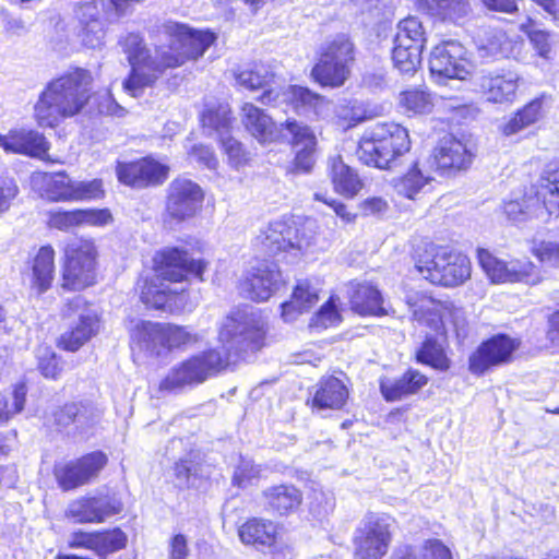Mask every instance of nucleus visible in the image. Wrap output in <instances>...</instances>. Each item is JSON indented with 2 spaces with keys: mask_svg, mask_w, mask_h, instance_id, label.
Listing matches in <instances>:
<instances>
[{
  "mask_svg": "<svg viewBox=\"0 0 559 559\" xmlns=\"http://www.w3.org/2000/svg\"><path fill=\"white\" fill-rule=\"evenodd\" d=\"M395 519L388 513H368L353 536V559H383L393 540Z\"/></svg>",
  "mask_w": 559,
  "mask_h": 559,
  "instance_id": "nucleus-15",
  "label": "nucleus"
},
{
  "mask_svg": "<svg viewBox=\"0 0 559 559\" xmlns=\"http://www.w3.org/2000/svg\"><path fill=\"white\" fill-rule=\"evenodd\" d=\"M0 147L7 154L46 160L49 158L50 142L35 129L13 128L0 134Z\"/></svg>",
  "mask_w": 559,
  "mask_h": 559,
  "instance_id": "nucleus-27",
  "label": "nucleus"
},
{
  "mask_svg": "<svg viewBox=\"0 0 559 559\" xmlns=\"http://www.w3.org/2000/svg\"><path fill=\"white\" fill-rule=\"evenodd\" d=\"M266 511L278 518H287L298 512L304 503L302 491L293 484H278L261 493Z\"/></svg>",
  "mask_w": 559,
  "mask_h": 559,
  "instance_id": "nucleus-37",
  "label": "nucleus"
},
{
  "mask_svg": "<svg viewBox=\"0 0 559 559\" xmlns=\"http://www.w3.org/2000/svg\"><path fill=\"white\" fill-rule=\"evenodd\" d=\"M128 546V535L119 526L94 531L76 530L70 535L68 547L93 552L98 559L121 551Z\"/></svg>",
  "mask_w": 559,
  "mask_h": 559,
  "instance_id": "nucleus-25",
  "label": "nucleus"
},
{
  "mask_svg": "<svg viewBox=\"0 0 559 559\" xmlns=\"http://www.w3.org/2000/svg\"><path fill=\"white\" fill-rule=\"evenodd\" d=\"M115 170L118 181L132 189L159 187L167 181L170 174V167L153 155L117 162Z\"/></svg>",
  "mask_w": 559,
  "mask_h": 559,
  "instance_id": "nucleus-22",
  "label": "nucleus"
},
{
  "mask_svg": "<svg viewBox=\"0 0 559 559\" xmlns=\"http://www.w3.org/2000/svg\"><path fill=\"white\" fill-rule=\"evenodd\" d=\"M235 121L231 107L226 103L205 105L199 116V123L203 129L216 132H229Z\"/></svg>",
  "mask_w": 559,
  "mask_h": 559,
  "instance_id": "nucleus-45",
  "label": "nucleus"
},
{
  "mask_svg": "<svg viewBox=\"0 0 559 559\" xmlns=\"http://www.w3.org/2000/svg\"><path fill=\"white\" fill-rule=\"evenodd\" d=\"M433 181V177L426 175L418 159L413 160L408 168L395 178L393 188L396 193L408 200H416L424 189Z\"/></svg>",
  "mask_w": 559,
  "mask_h": 559,
  "instance_id": "nucleus-43",
  "label": "nucleus"
},
{
  "mask_svg": "<svg viewBox=\"0 0 559 559\" xmlns=\"http://www.w3.org/2000/svg\"><path fill=\"white\" fill-rule=\"evenodd\" d=\"M285 95V104L297 114L308 111L319 116L329 104V99L325 96L304 85H288Z\"/></svg>",
  "mask_w": 559,
  "mask_h": 559,
  "instance_id": "nucleus-42",
  "label": "nucleus"
},
{
  "mask_svg": "<svg viewBox=\"0 0 559 559\" xmlns=\"http://www.w3.org/2000/svg\"><path fill=\"white\" fill-rule=\"evenodd\" d=\"M240 321L237 314L227 316L218 331L221 350L228 354L229 368L245 360L249 354H255L267 345V331L264 324H248L239 332Z\"/></svg>",
  "mask_w": 559,
  "mask_h": 559,
  "instance_id": "nucleus-14",
  "label": "nucleus"
},
{
  "mask_svg": "<svg viewBox=\"0 0 559 559\" xmlns=\"http://www.w3.org/2000/svg\"><path fill=\"white\" fill-rule=\"evenodd\" d=\"M112 222L114 216L108 207L52 210L47 213L48 227L60 231H68L83 226L104 227Z\"/></svg>",
  "mask_w": 559,
  "mask_h": 559,
  "instance_id": "nucleus-26",
  "label": "nucleus"
},
{
  "mask_svg": "<svg viewBox=\"0 0 559 559\" xmlns=\"http://www.w3.org/2000/svg\"><path fill=\"white\" fill-rule=\"evenodd\" d=\"M106 188L102 178L73 181V202H94L105 199Z\"/></svg>",
  "mask_w": 559,
  "mask_h": 559,
  "instance_id": "nucleus-54",
  "label": "nucleus"
},
{
  "mask_svg": "<svg viewBox=\"0 0 559 559\" xmlns=\"http://www.w3.org/2000/svg\"><path fill=\"white\" fill-rule=\"evenodd\" d=\"M313 199L331 207L334 213L346 224L354 223L357 218V214L350 212L347 205L338 200L326 198L321 193H316Z\"/></svg>",
  "mask_w": 559,
  "mask_h": 559,
  "instance_id": "nucleus-62",
  "label": "nucleus"
},
{
  "mask_svg": "<svg viewBox=\"0 0 559 559\" xmlns=\"http://www.w3.org/2000/svg\"><path fill=\"white\" fill-rule=\"evenodd\" d=\"M336 300V297L330 296L329 299L321 305L310 320L311 328L328 329L337 325L342 321Z\"/></svg>",
  "mask_w": 559,
  "mask_h": 559,
  "instance_id": "nucleus-56",
  "label": "nucleus"
},
{
  "mask_svg": "<svg viewBox=\"0 0 559 559\" xmlns=\"http://www.w3.org/2000/svg\"><path fill=\"white\" fill-rule=\"evenodd\" d=\"M240 122L246 132L262 145L281 140L277 123L264 109L253 103L246 102L240 106Z\"/></svg>",
  "mask_w": 559,
  "mask_h": 559,
  "instance_id": "nucleus-34",
  "label": "nucleus"
},
{
  "mask_svg": "<svg viewBox=\"0 0 559 559\" xmlns=\"http://www.w3.org/2000/svg\"><path fill=\"white\" fill-rule=\"evenodd\" d=\"M522 342L507 333H496L483 340L469 354L468 371L476 377H483L495 368L511 364Z\"/></svg>",
  "mask_w": 559,
  "mask_h": 559,
  "instance_id": "nucleus-17",
  "label": "nucleus"
},
{
  "mask_svg": "<svg viewBox=\"0 0 559 559\" xmlns=\"http://www.w3.org/2000/svg\"><path fill=\"white\" fill-rule=\"evenodd\" d=\"M391 559H453V555L443 540L427 538L420 545L419 550L409 544L396 547Z\"/></svg>",
  "mask_w": 559,
  "mask_h": 559,
  "instance_id": "nucleus-44",
  "label": "nucleus"
},
{
  "mask_svg": "<svg viewBox=\"0 0 559 559\" xmlns=\"http://www.w3.org/2000/svg\"><path fill=\"white\" fill-rule=\"evenodd\" d=\"M304 239L300 225L292 219L273 223L257 238L260 250L272 257L294 249L300 250Z\"/></svg>",
  "mask_w": 559,
  "mask_h": 559,
  "instance_id": "nucleus-28",
  "label": "nucleus"
},
{
  "mask_svg": "<svg viewBox=\"0 0 559 559\" xmlns=\"http://www.w3.org/2000/svg\"><path fill=\"white\" fill-rule=\"evenodd\" d=\"M397 106L408 118L427 116L433 110L435 98L425 86H409L399 93Z\"/></svg>",
  "mask_w": 559,
  "mask_h": 559,
  "instance_id": "nucleus-41",
  "label": "nucleus"
},
{
  "mask_svg": "<svg viewBox=\"0 0 559 559\" xmlns=\"http://www.w3.org/2000/svg\"><path fill=\"white\" fill-rule=\"evenodd\" d=\"M551 100V95L548 93L543 92L536 95L519 107L510 118L501 124L500 132L504 136H510L540 122L546 117Z\"/></svg>",
  "mask_w": 559,
  "mask_h": 559,
  "instance_id": "nucleus-35",
  "label": "nucleus"
},
{
  "mask_svg": "<svg viewBox=\"0 0 559 559\" xmlns=\"http://www.w3.org/2000/svg\"><path fill=\"white\" fill-rule=\"evenodd\" d=\"M131 338L151 356L160 357L176 350H186L200 343V335L186 325L142 320L131 330Z\"/></svg>",
  "mask_w": 559,
  "mask_h": 559,
  "instance_id": "nucleus-11",
  "label": "nucleus"
},
{
  "mask_svg": "<svg viewBox=\"0 0 559 559\" xmlns=\"http://www.w3.org/2000/svg\"><path fill=\"white\" fill-rule=\"evenodd\" d=\"M329 177L334 191L347 199L355 198L364 187L358 174L341 156L331 158Z\"/></svg>",
  "mask_w": 559,
  "mask_h": 559,
  "instance_id": "nucleus-40",
  "label": "nucleus"
},
{
  "mask_svg": "<svg viewBox=\"0 0 559 559\" xmlns=\"http://www.w3.org/2000/svg\"><path fill=\"white\" fill-rule=\"evenodd\" d=\"M156 32L168 40V49L157 47L155 58L136 36L124 47L130 71L122 82V88L132 97L154 86L167 70L201 58L216 40V34L210 29H195L174 21L163 23Z\"/></svg>",
  "mask_w": 559,
  "mask_h": 559,
  "instance_id": "nucleus-1",
  "label": "nucleus"
},
{
  "mask_svg": "<svg viewBox=\"0 0 559 559\" xmlns=\"http://www.w3.org/2000/svg\"><path fill=\"white\" fill-rule=\"evenodd\" d=\"M278 128L287 133L290 147L318 144L317 136L311 127L294 118H287Z\"/></svg>",
  "mask_w": 559,
  "mask_h": 559,
  "instance_id": "nucleus-52",
  "label": "nucleus"
},
{
  "mask_svg": "<svg viewBox=\"0 0 559 559\" xmlns=\"http://www.w3.org/2000/svg\"><path fill=\"white\" fill-rule=\"evenodd\" d=\"M20 194V188L13 177L0 176V216L7 213Z\"/></svg>",
  "mask_w": 559,
  "mask_h": 559,
  "instance_id": "nucleus-60",
  "label": "nucleus"
},
{
  "mask_svg": "<svg viewBox=\"0 0 559 559\" xmlns=\"http://www.w3.org/2000/svg\"><path fill=\"white\" fill-rule=\"evenodd\" d=\"M358 53L349 35L336 34L320 46L317 60L310 70V79L322 88L344 86L352 76Z\"/></svg>",
  "mask_w": 559,
  "mask_h": 559,
  "instance_id": "nucleus-8",
  "label": "nucleus"
},
{
  "mask_svg": "<svg viewBox=\"0 0 559 559\" xmlns=\"http://www.w3.org/2000/svg\"><path fill=\"white\" fill-rule=\"evenodd\" d=\"M474 153L453 134L440 138L428 156L429 168L440 177L450 178L466 171L473 164Z\"/></svg>",
  "mask_w": 559,
  "mask_h": 559,
  "instance_id": "nucleus-19",
  "label": "nucleus"
},
{
  "mask_svg": "<svg viewBox=\"0 0 559 559\" xmlns=\"http://www.w3.org/2000/svg\"><path fill=\"white\" fill-rule=\"evenodd\" d=\"M477 262L480 269L492 284L508 283L510 262H506L493 255L488 249L478 248L476 251Z\"/></svg>",
  "mask_w": 559,
  "mask_h": 559,
  "instance_id": "nucleus-50",
  "label": "nucleus"
},
{
  "mask_svg": "<svg viewBox=\"0 0 559 559\" xmlns=\"http://www.w3.org/2000/svg\"><path fill=\"white\" fill-rule=\"evenodd\" d=\"M205 192L188 178L176 177L168 185L162 214L165 225H179L194 218L202 210Z\"/></svg>",
  "mask_w": 559,
  "mask_h": 559,
  "instance_id": "nucleus-16",
  "label": "nucleus"
},
{
  "mask_svg": "<svg viewBox=\"0 0 559 559\" xmlns=\"http://www.w3.org/2000/svg\"><path fill=\"white\" fill-rule=\"evenodd\" d=\"M352 380L342 369L323 374L306 399V405L312 412L344 409L349 402Z\"/></svg>",
  "mask_w": 559,
  "mask_h": 559,
  "instance_id": "nucleus-20",
  "label": "nucleus"
},
{
  "mask_svg": "<svg viewBox=\"0 0 559 559\" xmlns=\"http://www.w3.org/2000/svg\"><path fill=\"white\" fill-rule=\"evenodd\" d=\"M284 284L277 263L263 261L247 271L237 283L239 295L252 302H265Z\"/></svg>",
  "mask_w": 559,
  "mask_h": 559,
  "instance_id": "nucleus-23",
  "label": "nucleus"
},
{
  "mask_svg": "<svg viewBox=\"0 0 559 559\" xmlns=\"http://www.w3.org/2000/svg\"><path fill=\"white\" fill-rule=\"evenodd\" d=\"M531 252L543 266L559 269V241L540 240L534 243Z\"/></svg>",
  "mask_w": 559,
  "mask_h": 559,
  "instance_id": "nucleus-57",
  "label": "nucleus"
},
{
  "mask_svg": "<svg viewBox=\"0 0 559 559\" xmlns=\"http://www.w3.org/2000/svg\"><path fill=\"white\" fill-rule=\"evenodd\" d=\"M56 249L51 243L39 246L26 261L31 288L43 295L52 288L56 280Z\"/></svg>",
  "mask_w": 559,
  "mask_h": 559,
  "instance_id": "nucleus-30",
  "label": "nucleus"
},
{
  "mask_svg": "<svg viewBox=\"0 0 559 559\" xmlns=\"http://www.w3.org/2000/svg\"><path fill=\"white\" fill-rule=\"evenodd\" d=\"M521 81V75L512 70L489 73L481 79L480 91L489 103L512 104L518 97Z\"/></svg>",
  "mask_w": 559,
  "mask_h": 559,
  "instance_id": "nucleus-36",
  "label": "nucleus"
},
{
  "mask_svg": "<svg viewBox=\"0 0 559 559\" xmlns=\"http://www.w3.org/2000/svg\"><path fill=\"white\" fill-rule=\"evenodd\" d=\"M347 294L349 309L359 317H383L386 314L383 295L373 283L350 281Z\"/></svg>",
  "mask_w": 559,
  "mask_h": 559,
  "instance_id": "nucleus-32",
  "label": "nucleus"
},
{
  "mask_svg": "<svg viewBox=\"0 0 559 559\" xmlns=\"http://www.w3.org/2000/svg\"><path fill=\"white\" fill-rule=\"evenodd\" d=\"M188 157L209 169H215L218 159L212 146L203 143L193 144L187 152Z\"/></svg>",
  "mask_w": 559,
  "mask_h": 559,
  "instance_id": "nucleus-61",
  "label": "nucleus"
},
{
  "mask_svg": "<svg viewBox=\"0 0 559 559\" xmlns=\"http://www.w3.org/2000/svg\"><path fill=\"white\" fill-rule=\"evenodd\" d=\"M229 369L228 354L207 347L175 365L158 383L159 392H176L200 385Z\"/></svg>",
  "mask_w": 559,
  "mask_h": 559,
  "instance_id": "nucleus-10",
  "label": "nucleus"
},
{
  "mask_svg": "<svg viewBox=\"0 0 559 559\" xmlns=\"http://www.w3.org/2000/svg\"><path fill=\"white\" fill-rule=\"evenodd\" d=\"M544 281L540 269L530 259L510 261L508 283L538 285Z\"/></svg>",
  "mask_w": 559,
  "mask_h": 559,
  "instance_id": "nucleus-51",
  "label": "nucleus"
},
{
  "mask_svg": "<svg viewBox=\"0 0 559 559\" xmlns=\"http://www.w3.org/2000/svg\"><path fill=\"white\" fill-rule=\"evenodd\" d=\"M412 147L409 130L401 122L388 120L376 123L360 135L357 155L368 167L393 171L403 165Z\"/></svg>",
  "mask_w": 559,
  "mask_h": 559,
  "instance_id": "nucleus-7",
  "label": "nucleus"
},
{
  "mask_svg": "<svg viewBox=\"0 0 559 559\" xmlns=\"http://www.w3.org/2000/svg\"><path fill=\"white\" fill-rule=\"evenodd\" d=\"M414 8L433 22L463 25L473 9L469 0H414Z\"/></svg>",
  "mask_w": 559,
  "mask_h": 559,
  "instance_id": "nucleus-31",
  "label": "nucleus"
},
{
  "mask_svg": "<svg viewBox=\"0 0 559 559\" xmlns=\"http://www.w3.org/2000/svg\"><path fill=\"white\" fill-rule=\"evenodd\" d=\"M209 265L207 260L193 258L186 248L167 246L154 252L153 274H139L133 290L146 310L178 314L188 305L189 290L174 288L171 284L191 280L202 283Z\"/></svg>",
  "mask_w": 559,
  "mask_h": 559,
  "instance_id": "nucleus-2",
  "label": "nucleus"
},
{
  "mask_svg": "<svg viewBox=\"0 0 559 559\" xmlns=\"http://www.w3.org/2000/svg\"><path fill=\"white\" fill-rule=\"evenodd\" d=\"M481 4L491 12L515 14L519 12L521 0H479Z\"/></svg>",
  "mask_w": 559,
  "mask_h": 559,
  "instance_id": "nucleus-63",
  "label": "nucleus"
},
{
  "mask_svg": "<svg viewBox=\"0 0 559 559\" xmlns=\"http://www.w3.org/2000/svg\"><path fill=\"white\" fill-rule=\"evenodd\" d=\"M373 118L367 107L355 99L340 104L334 112V124L342 131H348Z\"/></svg>",
  "mask_w": 559,
  "mask_h": 559,
  "instance_id": "nucleus-47",
  "label": "nucleus"
},
{
  "mask_svg": "<svg viewBox=\"0 0 559 559\" xmlns=\"http://www.w3.org/2000/svg\"><path fill=\"white\" fill-rule=\"evenodd\" d=\"M73 181L66 170L44 174L43 194L50 202L72 203Z\"/></svg>",
  "mask_w": 559,
  "mask_h": 559,
  "instance_id": "nucleus-48",
  "label": "nucleus"
},
{
  "mask_svg": "<svg viewBox=\"0 0 559 559\" xmlns=\"http://www.w3.org/2000/svg\"><path fill=\"white\" fill-rule=\"evenodd\" d=\"M535 21L527 16L525 22L520 25V31L525 34L537 55L544 59H548L551 52L549 43L550 33L543 29H535Z\"/></svg>",
  "mask_w": 559,
  "mask_h": 559,
  "instance_id": "nucleus-55",
  "label": "nucleus"
},
{
  "mask_svg": "<svg viewBox=\"0 0 559 559\" xmlns=\"http://www.w3.org/2000/svg\"><path fill=\"white\" fill-rule=\"evenodd\" d=\"M318 301L319 294L308 281L298 283L293 289L290 300L281 305L282 316L289 317L309 311Z\"/></svg>",
  "mask_w": 559,
  "mask_h": 559,
  "instance_id": "nucleus-49",
  "label": "nucleus"
},
{
  "mask_svg": "<svg viewBox=\"0 0 559 559\" xmlns=\"http://www.w3.org/2000/svg\"><path fill=\"white\" fill-rule=\"evenodd\" d=\"M47 425L58 432H63L71 426L76 430L91 428L95 417L88 405L82 401H69L57 406L48 416Z\"/></svg>",
  "mask_w": 559,
  "mask_h": 559,
  "instance_id": "nucleus-38",
  "label": "nucleus"
},
{
  "mask_svg": "<svg viewBox=\"0 0 559 559\" xmlns=\"http://www.w3.org/2000/svg\"><path fill=\"white\" fill-rule=\"evenodd\" d=\"M316 150L317 144L300 146L294 154L288 171L294 175L309 174L316 164Z\"/></svg>",
  "mask_w": 559,
  "mask_h": 559,
  "instance_id": "nucleus-59",
  "label": "nucleus"
},
{
  "mask_svg": "<svg viewBox=\"0 0 559 559\" xmlns=\"http://www.w3.org/2000/svg\"><path fill=\"white\" fill-rule=\"evenodd\" d=\"M27 388L25 382H19L13 385L12 407L9 406V401L5 397L0 399V426L7 424L14 415L24 409L26 402ZM17 441L16 429H9L0 433V456H8L12 451L13 445Z\"/></svg>",
  "mask_w": 559,
  "mask_h": 559,
  "instance_id": "nucleus-39",
  "label": "nucleus"
},
{
  "mask_svg": "<svg viewBox=\"0 0 559 559\" xmlns=\"http://www.w3.org/2000/svg\"><path fill=\"white\" fill-rule=\"evenodd\" d=\"M107 465V454L102 450H95L55 463L52 475L59 489L68 492L93 483Z\"/></svg>",
  "mask_w": 559,
  "mask_h": 559,
  "instance_id": "nucleus-18",
  "label": "nucleus"
},
{
  "mask_svg": "<svg viewBox=\"0 0 559 559\" xmlns=\"http://www.w3.org/2000/svg\"><path fill=\"white\" fill-rule=\"evenodd\" d=\"M412 320L435 333L426 335L414 352L418 365L438 372H448L453 361L437 336L444 340L453 334L459 341L468 334V320L464 308L451 299H439L430 293H418L407 299Z\"/></svg>",
  "mask_w": 559,
  "mask_h": 559,
  "instance_id": "nucleus-3",
  "label": "nucleus"
},
{
  "mask_svg": "<svg viewBox=\"0 0 559 559\" xmlns=\"http://www.w3.org/2000/svg\"><path fill=\"white\" fill-rule=\"evenodd\" d=\"M428 68L431 76L440 80L464 81L472 73L466 48L453 39L442 40L432 47Z\"/></svg>",
  "mask_w": 559,
  "mask_h": 559,
  "instance_id": "nucleus-21",
  "label": "nucleus"
},
{
  "mask_svg": "<svg viewBox=\"0 0 559 559\" xmlns=\"http://www.w3.org/2000/svg\"><path fill=\"white\" fill-rule=\"evenodd\" d=\"M501 212L513 223L534 218L550 222L559 217V160L548 162L535 182L502 202Z\"/></svg>",
  "mask_w": 559,
  "mask_h": 559,
  "instance_id": "nucleus-6",
  "label": "nucleus"
},
{
  "mask_svg": "<svg viewBox=\"0 0 559 559\" xmlns=\"http://www.w3.org/2000/svg\"><path fill=\"white\" fill-rule=\"evenodd\" d=\"M36 367L45 379L56 381L62 374L63 361L56 352L47 348L40 356H38Z\"/></svg>",
  "mask_w": 559,
  "mask_h": 559,
  "instance_id": "nucleus-58",
  "label": "nucleus"
},
{
  "mask_svg": "<svg viewBox=\"0 0 559 559\" xmlns=\"http://www.w3.org/2000/svg\"><path fill=\"white\" fill-rule=\"evenodd\" d=\"M411 258L416 272L432 287L454 289L472 278L471 258L451 246L423 241L413 248Z\"/></svg>",
  "mask_w": 559,
  "mask_h": 559,
  "instance_id": "nucleus-5",
  "label": "nucleus"
},
{
  "mask_svg": "<svg viewBox=\"0 0 559 559\" xmlns=\"http://www.w3.org/2000/svg\"><path fill=\"white\" fill-rule=\"evenodd\" d=\"M427 43V31L418 16L409 14L401 19L396 24L391 49L393 67L403 74L416 73L421 67Z\"/></svg>",
  "mask_w": 559,
  "mask_h": 559,
  "instance_id": "nucleus-13",
  "label": "nucleus"
},
{
  "mask_svg": "<svg viewBox=\"0 0 559 559\" xmlns=\"http://www.w3.org/2000/svg\"><path fill=\"white\" fill-rule=\"evenodd\" d=\"M123 510L124 504L116 493L86 495L69 504L67 516L80 524H103L121 514Z\"/></svg>",
  "mask_w": 559,
  "mask_h": 559,
  "instance_id": "nucleus-24",
  "label": "nucleus"
},
{
  "mask_svg": "<svg viewBox=\"0 0 559 559\" xmlns=\"http://www.w3.org/2000/svg\"><path fill=\"white\" fill-rule=\"evenodd\" d=\"M429 376L421 370L407 367L395 378H380L379 391L385 402H401L408 397L419 395L429 384Z\"/></svg>",
  "mask_w": 559,
  "mask_h": 559,
  "instance_id": "nucleus-29",
  "label": "nucleus"
},
{
  "mask_svg": "<svg viewBox=\"0 0 559 559\" xmlns=\"http://www.w3.org/2000/svg\"><path fill=\"white\" fill-rule=\"evenodd\" d=\"M99 251L92 237H78L68 242L60 264V288L67 293L83 292L98 283Z\"/></svg>",
  "mask_w": 559,
  "mask_h": 559,
  "instance_id": "nucleus-9",
  "label": "nucleus"
},
{
  "mask_svg": "<svg viewBox=\"0 0 559 559\" xmlns=\"http://www.w3.org/2000/svg\"><path fill=\"white\" fill-rule=\"evenodd\" d=\"M91 301L81 296L67 299L59 312L62 321L78 314V320L69 324L56 340V346L68 353H75L94 338L100 330V314L91 309Z\"/></svg>",
  "mask_w": 559,
  "mask_h": 559,
  "instance_id": "nucleus-12",
  "label": "nucleus"
},
{
  "mask_svg": "<svg viewBox=\"0 0 559 559\" xmlns=\"http://www.w3.org/2000/svg\"><path fill=\"white\" fill-rule=\"evenodd\" d=\"M94 75L82 67H70L50 80L34 105V120L39 128L55 129L66 119L81 115L94 96Z\"/></svg>",
  "mask_w": 559,
  "mask_h": 559,
  "instance_id": "nucleus-4",
  "label": "nucleus"
},
{
  "mask_svg": "<svg viewBox=\"0 0 559 559\" xmlns=\"http://www.w3.org/2000/svg\"><path fill=\"white\" fill-rule=\"evenodd\" d=\"M222 152L227 157V163L235 169L248 166L251 162V153L238 139L229 135L219 140Z\"/></svg>",
  "mask_w": 559,
  "mask_h": 559,
  "instance_id": "nucleus-53",
  "label": "nucleus"
},
{
  "mask_svg": "<svg viewBox=\"0 0 559 559\" xmlns=\"http://www.w3.org/2000/svg\"><path fill=\"white\" fill-rule=\"evenodd\" d=\"M274 76L266 66L259 62H251L234 72L237 85L250 92L269 86Z\"/></svg>",
  "mask_w": 559,
  "mask_h": 559,
  "instance_id": "nucleus-46",
  "label": "nucleus"
},
{
  "mask_svg": "<svg viewBox=\"0 0 559 559\" xmlns=\"http://www.w3.org/2000/svg\"><path fill=\"white\" fill-rule=\"evenodd\" d=\"M280 525L262 516H249L237 528L241 544L258 550L272 549L280 540Z\"/></svg>",
  "mask_w": 559,
  "mask_h": 559,
  "instance_id": "nucleus-33",
  "label": "nucleus"
},
{
  "mask_svg": "<svg viewBox=\"0 0 559 559\" xmlns=\"http://www.w3.org/2000/svg\"><path fill=\"white\" fill-rule=\"evenodd\" d=\"M189 556L188 542L185 535L176 534L169 543V559H187Z\"/></svg>",
  "mask_w": 559,
  "mask_h": 559,
  "instance_id": "nucleus-64",
  "label": "nucleus"
}]
</instances>
